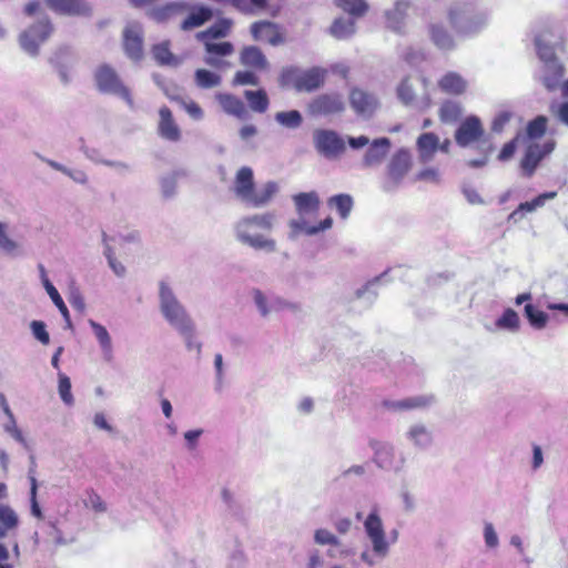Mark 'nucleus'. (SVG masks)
<instances>
[{
	"instance_id": "nucleus-58",
	"label": "nucleus",
	"mask_w": 568,
	"mask_h": 568,
	"mask_svg": "<svg viewBox=\"0 0 568 568\" xmlns=\"http://www.w3.org/2000/svg\"><path fill=\"white\" fill-rule=\"evenodd\" d=\"M30 329L32 332L33 337L39 341L43 345H48L50 343V335L47 332L45 323L42 321H32L30 323Z\"/></svg>"
},
{
	"instance_id": "nucleus-44",
	"label": "nucleus",
	"mask_w": 568,
	"mask_h": 568,
	"mask_svg": "<svg viewBox=\"0 0 568 568\" xmlns=\"http://www.w3.org/2000/svg\"><path fill=\"white\" fill-rule=\"evenodd\" d=\"M274 119L281 126L290 130L298 129L303 123L302 113L297 110L277 112Z\"/></svg>"
},
{
	"instance_id": "nucleus-62",
	"label": "nucleus",
	"mask_w": 568,
	"mask_h": 568,
	"mask_svg": "<svg viewBox=\"0 0 568 568\" xmlns=\"http://www.w3.org/2000/svg\"><path fill=\"white\" fill-rule=\"evenodd\" d=\"M38 480L36 476H30V504L31 514L37 518H42V511L37 500Z\"/></svg>"
},
{
	"instance_id": "nucleus-46",
	"label": "nucleus",
	"mask_w": 568,
	"mask_h": 568,
	"mask_svg": "<svg viewBox=\"0 0 568 568\" xmlns=\"http://www.w3.org/2000/svg\"><path fill=\"white\" fill-rule=\"evenodd\" d=\"M0 250L10 256H20L23 254L21 245L9 237L7 234V225L0 222Z\"/></svg>"
},
{
	"instance_id": "nucleus-22",
	"label": "nucleus",
	"mask_w": 568,
	"mask_h": 568,
	"mask_svg": "<svg viewBox=\"0 0 568 568\" xmlns=\"http://www.w3.org/2000/svg\"><path fill=\"white\" fill-rule=\"evenodd\" d=\"M397 98L406 106L426 109L430 105V98L428 94L423 95L420 99L416 98L409 78L403 79L399 85L397 87Z\"/></svg>"
},
{
	"instance_id": "nucleus-24",
	"label": "nucleus",
	"mask_w": 568,
	"mask_h": 568,
	"mask_svg": "<svg viewBox=\"0 0 568 568\" xmlns=\"http://www.w3.org/2000/svg\"><path fill=\"white\" fill-rule=\"evenodd\" d=\"M254 174L248 166H242L235 176L234 193L243 202L246 203L254 190Z\"/></svg>"
},
{
	"instance_id": "nucleus-49",
	"label": "nucleus",
	"mask_w": 568,
	"mask_h": 568,
	"mask_svg": "<svg viewBox=\"0 0 568 568\" xmlns=\"http://www.w3.org/2000/svg\"><path fill=\"white\" fill-rule=\"evenodd\" d=\"M185 172L183 170L173 171L161 178V191L164 197L170 199L176 193V183L180 176H184Z\"/></svg>"
},
{
	"instance_id": "nucleus-59",
	"label": "nucleus",
	"mask_w": 568,
	"mask_h": 568,
	"mask_svg": "<svg viewBox=\"0 0 568 568\" xmlns=\"http://www.w3.org/2000/svg\"><path fill=\"white\" fill-rule=\"evenodd\" d=\"M550 113L554 118L565 126H568V101L555 103L549 106Z\"/></svg>"
},
{
	"instance_id": "nucleus-17",
	"label": "nucleus",
	"mask_w": 568,
	"mask_h": 568,
	"mask_svg": "<svg viewBox=\"0 0 568 568\" xmlns=\"http://www.w3.org/2000/svg\"><path fill=\"white\" fill-rule=\"evenodd\" d=\"M123 48L131 60L140 61L143 58V29L140 23L133 22L125 27Z\"/></svg>"
},
{
	"instance_id": "nucleus-52",
	"label": "nucleus",
	"mask_w": 568,
	"mask_h": 568,
	"mask_svg": "<svg viewBox=\"0 0 568 568\" xmlns=\"http://www.w3.org/2000/svg\"><path fill=\"white\" fill-rule=\"evenodd\" d=\"M557 196V192L555 191H551V192H545V193H541L539 194L538 196H536L532 201L530 202H524V203H520L518 205L519 207V211H523V213H531L534 211H536L538 207H541L545 205V203L548 201V200H552Z\"/></svg>"
},
{
	"instance_id": "nucleus-9",
	"label": "nucleus",
	"mask_w": 568,
	"mask_h": 568,
	"mask_svg": "<svg viewBox=\"0 0 568 568\" xmlns=\"http://www.w3.org/2000/svg\"><path fill=\"white\" fill-rule=\"evenodd\" d=\"M412 154L407 149L397 150L389 159L382 189L386 193L395 192L403 183L405 176L412 169Z\"/></svg>"
},
{
	"instance_id": "nucleus-50",
	"label": "nucleus",
	"mask_w": 568,
	"mask_h": 568,
	"mask_svg": "<svg viewBox=\"0 0 568 568\" xmlns=\"http://www.w3.org/2000/svg\"><path fill=\"white\" fill-rule=\"evenodd\" d=\"M496 326L510 332H517L520 327L519 316L513 308H507L496 321Z\"/></svg>"
},
{
	"instance_id": "nucleus-16",
	"label": "nucleus",
	"mask_w": 568,
	"mask_h": 568,
	"mask_svg": "<svg viewBox=\"0 0 568 568\" xmlns=\"http://www.w3.org/2000/svg\"><path fill=\"white\" fill-rule=\"evenodd\" d=\"M485 133L481 121L476 115L467 116L457 128L455 132V141L462 146L466 148L471 143L479 141Z\"/></svg>"
},
{
	"instance_id": "nucleus-4",
	"label": "nucleus",
	"mask_w": 568,
	"mask_h": 568,
	"mask_svg": "<svg viewBox=\"0 0 568 568\" xmlns=\"http://www.w3.org/2000/svg\"><path fill=\"white\" fill-rule=\"evenodd\" d=\"M326 70L313 67L303 70L298 67H287L281 71L280 85L292 87L297 92H313L322 88L325 82Z\"/></svg>"
},
{
	"instance_id": "nucleus-28",
	"label": "nucleus",
	"mask_w": 568,
	"mask_h": 568,
	"mask_svg": "<svg viewBox=\"0 0 568 568\" xmlns=\"http://www.w3.org/2000/svg\"><path fill=\"white\" fill-rule=\"evenodd\" d=\"M215 100L219 102L223 111L239 119H245L247 111L244 102L234 94L219 92L215 94Z\"/></svg>"
},
{
	"instance_id": "nucleus-19",
	"label": "nucleus",
	"mask_w": 568,
	"mask_h": 568,
	"mask_svg": "<svg viewBox=\"0 0 568 568\" xmlns=\"http://www.w3.org/2000/svg\"><path fill=\"white\" fill-rule=\"evenodd\" d=\"M349 104L357 115L371 118L378 106L376 97L361 89H353L349 93Z\"/></svg>"
},
{
	"instance_id": "nucleus-33",
	"label": "nucleus",
	"mask_w": 568,
	"mask_h": 568,
	"mask_svg": "<svg viewBox=\"0 0 568 568\" xmlns=\"http://www.w3.org/2000/svg\"><path fill=\"white\" fill-rule=\"evenodd\" d=\"M240 62L244 67L264 70L268 62L262 50L255 45L244 47L240 53Z\"/></svg>"
},
{
	"instance_id": "nucleus-37",
	"label": "nucleus",
	"mask_w": 568,
	"mask_h": 568,
	"mask_svg": "<svg viewBox=\"0 0 568 568\" xmlns=\"http://www.w3.org/2000/svg\"><path fill=\"white\" fill-rule=\"evenodd\" d=\"M213 16L212 10L205 6H197L181 23V29L184 31L203 26Z\"/></svg>"
},
{
	"instance_id": "nucleus-43",
	"label": "nucleus",
	"mask_w": 568,
	"mask_h": 568,
	"mask_svg": "<svg viewBox=\"0 0 568 568\" xmlns=\"http://www.w3.org/2000/svg\"><path fill=\"white\" fill-rule=\"evenodd\" d=\"M525 317L535 329H544L547 326L549 316L538 310L535 305L527 303L524 307Z\"/></svg>"
},
{
	"instance_id": "nucleus-1",
	"label": "nucleus",
	"mask_w": 568,
	"mask_h": 568,
	"mask_svg": "<svg viewBox=\"0 0 568 568\" xmlns=\"http://www.w3.org/2000/svg\"><path fill=\"white\" fill-rule=\"evenodd\" d=\"M276 220L274 212L253 214L242 217L234 226L235 239L243 245L256 251L272 253L276 251V242L261 233H251V230L272 231Z\"/></svg>"
},
{
	"instance_id": "nucleus-57",
	"label": "nucleus",
	"mask_w": 568,
	"mask_h": 568,
	"mask_svg": "<svg viewBox=\"0 0 568 568\" xmlns=\"http://www.w3.org/2000/svg\"><path fill=\"white\" fill-rule=\"evenodd\" d=\"M387 274V271H385L384 273H382L381 275L374 277L373 280L368 281L363 287L358 288L355 293L356 297L357 298H363L365 297L366 294H368V297L367 300L369 302H373L376 296H377V293L375 291H372V288L381 282V280Z\"/></svg>"
},
{
	"instance_id": "nucleus-55",
	"label": "nucleus",
	"mask_w": 568,
	"mask_h": 568,
	"mask_svg": "<svg viewBox=\"0 0 568 568\" xmlns=\"http://www.w3.org/2000/svg\"><path fill=\"white\" fill-rule=\"evenodd\" d=\"M271 306L273 307V312L288 311L291 313L297 314L302 311L301 303L287 301L277 295H272V305Z\"/></svg>"
},
{
	"instance_id": "nucleus-29",
	"label": "nucleus",
	"mask_w": 568,
	"mask_h": 568,
	"mask_svg": "<svg viewBox=\"0 0 568 568\" xmlns=\"http://www.w3.org/2000/svg\"><path fill=\"white\" fill-rule=\"evenodd\" d=\"M434 402L435 397L433 395H418L400 400H388L385 402V406L392 410H409L428 407Z\"/></svg>"
},
{
	"instance_id": "nucleus-48",
	"label": "nucleus",
	"mask_w": 568,
	"mask_h": 568,
	"mask_svg": "<svg viewBox=\"0 0 568 568\" xmlns=\"http://www.w3.org/2000/svg\"><path fill=\"white\" fill-rule=\"evenodd\" d=\"M19 524L17 513L8 505L0 504V528L4 532V537L8 531L16 528Z\"/></svg>"
},
{
	"instance_id": "nucleus-34",
	"label": "nucleus",
	"mask_w": 568,
	"mask_h": 568,
	"mask_svg": "<svg viewBox=\"0 0 568 568\" xmlns=\"http://www.w3.org/2000/svg\"><path fill=\"white\" fill-rule=\"evenodd\" d=\"M408 440L418 449H427L433 443L432 432L423 424L412 425L406 433Z\"/></svg>"
},
{
	"instance_id": "nucleus-8",
	"label": "nucleus",
	"mask_w": 568,
	"mask_h": 568,
	"mask_svg": "<svg viewBox=\"0 0 568 568\" xmlns=\"http://www.w3.org/2000/svg\"><path fill=\"white\" fill-rule=\"evenodd\" d=\"M336 6L352 17L335 19L329 33L336 39H347L355 33V18L364 16L368 4L364 0H336Z\"/></svg>"
},
{
	"instance_id": "nucleus-30",
	"label": "nucleus",
	"mask_w": 568,
	"mask_h": 568,
	"mask_svg": "<svg viewBox=\"0 0 568 568\" xmlns=\"http://www.w3.org/2000/svg\"><path fill=\"white\" fill-rule=\"evenodd\" d=\"M293 202L300 216L316 213L321 205L320 196L315 191L295 194Z\"/></svg>"
},
{
	"instance_id": "nucleus-21",
	"label": "nucleus",
	"mask_w": 568,
	"mask_h": 568,
	"mask_svg": "<svg viewBox=\"0 0 568 568\" xmlns=\"http://www.w3.org/2000/svg\"><path fill=\"white\" fill-rule=\"evenodd\" d=\"M534 43L541 64L559 61L557 52H562L565 49L561 40L551 42L546 34L536 36Z\"/></svg>"
},
{
	"instance_id": "nucleus-18",
	"label": "nucleus",
	"mask_w": 568,
	"mask_h": 568,
	"mask_svg": "<svg viewBox=\"0 0 568 568\" xmlns=\"http://www.w3.org/2000/svg\"><path fill=\"white\" fill-rule=\"evenodd\" d=\"M566 68L559 60L556 62L545 63L540 65L537 80L548 92H556L559 82L565 78Z\"/></svg>"
},
{
	"instance_id": "nucleus-27",
	"label": "nucleus",
	"mask_w": 568,
	"mask_h": 568,
	"mask_svg": "<svg viewBox=\"0 0 568 568\" xmlns=\"http://www.w3.org/2000/svg\"><path fill=\"white\" fill-rule=\"evenodd\" d=\"M159 114V134L165 140L179 141L181 139V131L173 119L171 110L168 106H162Z\"/></svg>"
},
{
	"instance_id": "nucleus-14",
	"label": "nucleus",
	"mask_w": 568,
	"mask_h": 568,
	"mask_svg": "<svg viewBox=\"0 0 568 568\" xmlns=\"http://www.w3.org/2000/svg\"><path fill=\"white\" fill-rule=\"evenodd\" d=\"M556 143L554 140L547 141L544 144L531 143L527 146L524 158L520 161V168L524 175L530 178L534 175L539 163L545 156L555 150Z\"/></svg>"
},
{
	"instance_id": "nucleus-64",
	"label": "nucleus",
	"mask_w": 568,
	"mask_h": 568,
	"mask_svg": "<svg viewBox=\"0 0 568 568\" xmlns=\"http://www.w3.org/2000/svg\"><path fill=\"white\" fill-rule=\"evenodd\" d=\"M416 181H425L433 184H439L440 183V173L435 168H427L422 171H419L416 176Z\"/></svg>"
},
{
	"instance_id": "nucleus-56",
	"label": "nucleus",
	"mask_w": 568,
	"mask_h": 568,
	"mask_svg": "<svg viewBox=\"0 0 568 568\" xmlns=\"http://www.w3.org/2000/svg\"><path fill=\"white\" fill-rule=\"evenodd\" d=\"M314 541L322 546H339L341 540L328 529L320 528L314 531Z\"/></svg>"
},
{
	"instance_id": "nucleus-3",
	"label": "nucleus",
	"mask_w": 568,
	"mask_h": 568,
	"mask_svg": "<svg viewBox=\"0 0 568 568\" xmlns=\"http://www.w3.org/2000/svg\"><path fill=\"white\" fill-rule=\"evenodd\" d=\"M364 530L372 544L373 554L365 550L361 554V560L373 567L376 564L374 557L384 559L389 554V542L387 540L383 521L376 508L367 515L364 520Z\"/></svg>"
},
{
	"instance_id": "nucleus-10",
	"label": "nucleus",
	"mask_w": 568,
	"mask_h": 568,
	"mask_svg": "<svg viewBox=\"0 0 568 568\" xmlns=\"http://www.w3.org/2000/svg\"><path fill=\"white\" fill-rule=\"evenodd\" d=\"M307 111L312 116L336 115L345 111V102L339 93H322L310 101Z\"/></svg>"
},
{
	"instance_id": "nucleus-7",
	"label": "nucleus",
	"mask_w": 568,
	"mask_h": 568,
	"mask_svg": "<svg viewBox=\"0 0 568 568\" xmlns=\"http://www.w3.org/2000/svg\"><path fill=\"white\" fill-rule=\"evenodd\" d=\"M53 30L54 27L51 19L48 16H43L20 33L19 44L27 54L36 58L40 53L41 44L49 40Z\"/></svg>"
},
{
	"instance_id": "nucleus-54",
	"label": "nucleus",
	"mask_w": 568,
	"mask_h": 568,
	"mask_svg": "<svg viewBox=\"0 0 568 568\" xmlns=\"http://www.w3.org/2000/svg\"><path fill=\"white\" fill-rule=\"evenodd\" d=\"M206 55L227 57L234 52V45L231 42H204Z\"/></svg>"
},
{
	"instance_id": "nucleus-61",
	"label": "nucleus",
	"mask_w": 568,
	"mask_h": 568,
	"mask_svg": "<svg viewBox=\"0 0 568 568\" xmlns=\"http://www.w3.org/2000/svg\"><path fill=\"white\" fill-rule=\"evenodd\" d=\"M258 77L252 71H237L233 78V85H257Z\"/></svg>"
},
{
	"instance_id": "nucleus-41",
	"label": "nucleus",
	"mask_w": 568,
	"mask_h": 568,
	"mask_svg": "<svg viewBox=\"0 0 568 568\" xmlns=\"http://www.w3.org/2000/svg\"><path fill=\"white\" fill-rule=\"evenodd\" d=\"M327 205L331 209H335L339 214L341 219L346 220L354 205L353 197L349 194H337L333 195L327 200Z\"/></svg>"
},
{
	"instance_id": "nucleus-60",
	"label": "nucleus",
	"mask_w": 568,
	"mask_h": 568,
	"mask_svg": "<svg viewBox=\"0 0 568 568\" xmlns=\"http://www.w3.org/2000/svg\"><path fill=\"white\" fill-rule=\"evenodd\" d=\"M288 225L291 229L288 237L291 240H295L301 233L308 235V230L313 226L305 221L304 216H300L297 220H291Z\"/></svg>"
},
{
	"instance_id": "nucleus-39",
	"label": "nucleus",
	"mask_w": 568,
	"mask_h": 568,
	"mask_svg": "<svg viewBox=\"0 0 568 568\" xmlns=\"http://www.w3.org/2000/svg\"><path fill=\"white\" fill-rule=\"evenodd\" d=\"M244 97L248 103V106L252 111L257 113H264L267 111L270 105V100L267 93L263 89H258L256 91L245 90Z\"/></svg>"
},
{
	"instance_id": "nucleus-51",
	"label": "nucleus",
	"mask_w": 568,
	"mask_h": 568,
	"mask_svg": "<svg viewBox=\"0 0 568 568\" xmlns=\"http://www.w3.org/2000/svg\"><path fill=\"white\" fill-rule=\"evenodd\" d=\"M548 119L545 115H538L529 121L526 128V133L529 139L536 140L541 138L547 130Z\"/></svg>"
},
{
	"instance_id": "nucleus-5",
	"label": "nucleus",
	"mask_w": 568,
	"mask_h": 568,
	"mask_svg": "<svg viewBox=\"0 0 568 568\" xmlns=\"http://www.w3.org/2000/svg\"><path fill=\"white\" fill-rule=\"evenodd\" d=\"M449 20L457 33L471 36L487 22V13L471 2H458L449 10Z\"/></svg>"
},
{
	"instance_id": "nucleus-20",
	"label": "nucleus",
	"mask_w": 568,
	"mask_h": 568,
	"mask_svg": "<svg viewBox=\"0 0 568 568\" xmlns=\"http://www.w3.org/2000/svg\"><path fill=\"white\" fill-rule=\"evenodd\" d=\"M390 148L392 142L388 138L373 140L363 156V165L366 168L379 166L389 153Z\"/></svg>"
},
{
	"instance_id": "nucleus-32",
	"label": "nucleus",
	"mask_w": 568,
	"mask_h": 568,
	"mask_svg": "<svg viewBox=\"0 0 568 568\" xmlns=\"http://www.w3.org/2000/svg\"><path fill=\"white\" fill-rule=\"evenodd\" d=\"M89 325L101 348L103 359L110 363L113 359V345L108 329L100 323L89 320Z\"/></svg>"
},
{
	"instance_id": "nucleus-38",
	"label": "nucleus",
	"mask_w": 568,
	"mask_h": 568,
	"mask_svg": "<svg viewBox=\"0 0 568 568\" xmlns=\"http://www.w3.org/2000/svg\"><path fill=\"white\" fill-rule=\"evenodd\" d=\"M153 59L160 65H172L178 67L181 60L175 57L170 50V41H162L156 43L151 49Z\"/></svg>"
},
{
	"instance_id": "nucleus-42",
	"label": "nucleus",
	"mask_w": 568,
	"mask_h": 568,
	"mask_svg": "<svg viewBox=\"0 0 568 568\" xmlns=\"http://www.w3.org/2000/svg\"><path fill=\"white\" fill-rule=\"evenodd\" d=\"M232 27V21L230 19H220L213 26H211L207 30L199 32L197 39L204 41L206 38L220 39L224 38L229 34L230 29Z\"/></svg>"
},
{
	"instance_id": "nucleus-31",
	"label": "nucleus",
	"mask_w": 568,
	"mask_h": 568,
	"mask_svg": "<svg viewBox=\"0 0 568 568\" xmlns=\"http://www.w3.org/2000/svg\"><path fill=\"white\" fill-rule=\"evenodd\" d=\"M251 34L256 41H267L276 45L281 42V36L276 31V24L270 21H257L251 26Z\"/></svg>"
},
{
	"instance_id": "nucleus-15",
	"label": "nucleus",
	"mask_w": 568,
	"mask_h": 568,
	"mask_svg": "<svg viewBox=\"0 0 568 568\" xmlns=\"http://www.w3.org/2000/svg\"><path fill=\"white\" fill-rule=\"evenodd\" d=\"M314 145L318 153L328 159L345 150L344 140L333 130H316L314 132Z\"/></svg>"
},
{
	"instance_id": "nucleus-26",
	"label": "nucleus",
	"mask_w": 568,
	"mask_h": 568,
	"mask_svg": "<svg viewBox=\"0 0 568 568\" xmlns=\"http://www.w3.org/2000/svg\"><path fill=\"white\" fill-rule=\"evenodd\" d=\"M186 9L187 4L185 2L173 1L150 8L146 11V16L158 23H164Z\"/></svg>"
},
{
	"instance_id": "nucleus-63",
	"label": "nucleus",
	"mask_w": 568,
	"mask_h": 568,
	"mask_svg": "<svg viewBox=\"0 0 568 568\" xmlns=\"http://www.w3.org/2000/svg\"><path fill=\"white\" fill-rule=\"evenodd\" d=\"M460 114V108L457 103L447 101L440 108V118L443 121H454Z\"/></svg>"
},
{
	"instance_id": "nucleus-13",
	"label": "nucleus",
	"mask_w": 568,
	"mask_h": 568,
	"mask_svg": "<svg viewBox=\"0 0 568 568\" xmlns=\"http://www.w3.org/2000/svg\"><path fill=\"white\" fill-rule=\"evenodd\" d=\"M47 6L57 14L90 19L93 6L88 0H45Z\"/></svg>"
},
{
	"instance_id": "nucleus-11",
	"label": "nucleus",
	"mask_w": 568,
	"mask_h": 568,
	"mask_svg": "<svg viewBox=\"0 0 568 568\" xmlns=\"http://www.w3.org/2000/svg\"><path fill=\"white\" fill-rule=\"evenodd\" d=\"M78 62L75 52L70 47H60L49 58V63L57 71L63 85L72 81V70Z\"/></svg>"
},
{
	"instance_id": "nucleus-36",
	"label": "nucleus",
	"mask_w": 568,
	"mask_h": 568,
	"mask_svg": "<svg viewBox=\"0 0 568 568\" xmlns=\"http://www.w3.org/2000/svg\"><path fill=\"white\" fill-rule=\"evenodd\" d=\"M438 87L442 91L448 94L457 95L466 91L467 82L460 74L456 72H447L438 81Z\"/></svg>"
},
{
	"instance_id": "nucleus-6",
	"label": "nucleus",
	"mask_w": 568,
	"mask_h": 568,
	"mask_svg": "<svg viewBox=\"0 0 568 568\" xmlns=\"http://www.w3.org/2000/svg\"><path fill=\"white\" fill-rule=\"evenodd\" d=\"M94 83L100 93L118 97L124 100L130 109H134L130 89L110 64L104 63L95 69Z\"/></svg>"
},
{
	"instance_id": "nucleus-40",
	"label": "nucleus",
	"mask_w": 568,
	"mask_h": 568,
	"mask_svg": "<svg viewBox=\"0 0 568 568\" xmlns=\"http://www.w3.org/2000/svg\"><path fill=\"white\" fill-rule=\"evenodd\" d=\"M194 83L200 89H213L222 83V77L207 69H197L194 72Z\"/></svg>"
},
{
	"instance_id": "nucleus-35",
	"label": "nucleus",
	"mask_w": 568,
	"mask_h": 568,
	"mask_svg": "<svg viewBox=\"0 0 568 568\" xmlns=\"http://www.w3.org/2000/svg\"><path fill=\"white\" fill-rule=\"evenodd\" d=\"M417 149L420 162H429L438 150V136L432 132L423 133L417 139Z\"/></svg>"
},
{
	"instance_id": "nucleus-23",
	"label": "nucleus",
	"mask_w": 568,
	"mask_h": 568,
	"mask_svg": "<svg viewBox=\"0 0 568 568\" xmlns=\"http://www.w3.org/2000/svg\"><path fill=\"white\" fill-rule=\"evenodd\" d=\"M38 268H39V272H40V277H41V282H42L43 287L45 288V291H47L48 295L50 296V298L52 300L53 304L59 308L61 315L64 318L65 328L72 329L73 328V324L71 322L70 313H69V310H68L67 305L64 304V302H63L62 297L60 296L58 290L54 287V285L48 278L47 271H45L44 266L42 264H39Z\"/></svg>"
},
{
	"instance_id": "nucleus-47",
	"label": "nucleus",
	"mask_w": 568,
	"mask_h": 568,
	"mask_svg": "<svg viewBox=\"0 0 568 568\" xmlns=\"http://www.w3.org/2000/svg\"><path fill=\"white\" fill-rule=\"evenodd\" d=\"M272 295H267L262 292L260 288L252 290V298L253 302L258 310V313L262 317H267L271 313H273L272 305Z\"/></svg>"
},
{
	"instance_id": "nucleus-12",
	"label": "nucleus",
	"mask_w": 568,
	"mask_h": 568,
	"mask_svg": "<svg viewBox=\"0 0 568 568\" xmlns=\"http://www.w3.org/2000/svg\"><path fill=\"white\" fill-rule=\"evenodd\" d=\"M374 448V463L387 471L399 473L403 470L406 458L403 453H397L390 444H378Z\"/></svg>"
},
{
	"instance_id": "nucleus-53",
	"label": "nucleus",
	"mask_w": 568,
	"mask_h": 568,
	"mask_svg": "<svg viewBox=\"0 0 568 568\" xmlns=\"http://www.w3.org/2000/svg\"><path fill=\"white\" fill-rule=\"evenodd\" d=\"M58 378H59L58 392H59V395H60L62 402L68 406L73 405L74 398L71 393L70 378L62 372L58 373Z\"/></svg>"
},
{
	"instance_id": "nucleus-25",
	"label": "nucleus",
	"mask_w": 568,
	"mask_h": 568,
	"mask_svg": "<svg viewBox=\"0 0 568 568\" xmlns=\"http://www.w3.org/2000/svg\"><path fill=\"white\" fill-rule=\"evenodd\" d=\"M278 191L280 186L275 181H267L258 190H253L245 204L255 209L264 207L271 203Z\"/></svg>"
},
{
	"instance_id": "nucleus-2",
	"label": "nucleus",
	"mask_w": 568,
	"mask_h": 568,
	"mask_svg": "<svg viewBox=\"0 0 568 568\" xmlns=\"http://www.w3.org/2000/svg\"><path fill=\"white\" fill-rule=\"evenodd\" d=\"M158 295L159 310L165 322L178 333L190 332L194 321L165 280L159 282Z\"/></svg>"
},
{
	"instance_id": "nucleus-45",
	"label": "nucleus",
	"mask_w": 568,
	"mask_h": 568,
	"mask_svg": "<svg viewBox=\"0 0 568 568\" xmlns=\"http://www.w3.org/2000/svg\"><path fill=\"white\" fill-rule=\"evenodd\" d=\"M430 37L433 42L442 50H450L454 48V40L447 30L438 24L430 26Z\"/></svg>"
}]
</instances>
